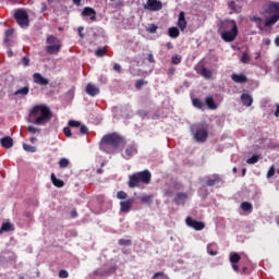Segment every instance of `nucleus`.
<instances>
[{
	"mask_svg": "<svg viewBox=\"0 0 279 279\" xmlns=\"http://www.w3.org/2000/svg\"><path fill=\"white\" fill-rule=\"evenodd\" d=\"M125 138L119 133H108L100 140L99 149L105 154H114L117 149L125 147Z\"/></svg>",
	"mask_w": 279,
	"mask_h": 279,
	"instance_id": "nucleus-1",
	"label": "nucleus"
},
{
	"mask_svg": "<svg viewBox=\"0 0 279 279\" xmlns=\"http://www.w3.org/2000/svg\"><path fill=\"white\" fill-rule=\"evenodd\" d=\"M53 112L47 105H36L28 113V123L34 125H46L48 121H51Z\"/></svg>",
	"mask_w": 279,
	"mask_h": 279,
	"instance_id": "nucleus-2",
	"label": "nucleus"
},
{
	"mask_svg": "<svg viewBox=\"0 0 279 279\" xmlns=\"http://www.w3.org/2000/svg\"><path fill=\"white\" fill-rule=\"evenodd\" d=\"M265 27H271L279 21V2H269L264 9Z\"/></svg>",
	"mask_w": 279,
	"mask_h": 279,
	"instance_id": "nucleus-3",
	"label": "nucleus"
},
{
	"mask_svg": "<svg viewBox=\"0 0 279 279\" xmlns=\"http://www.w3.org/2000/svg\"><path fill=\"white\" fill-rule=\"evenodd\" d=\"M141 182H143V184H149L151 182V172H149V170H144L130 175L129 187L136 189V186H140Z\"/></svg>",
	"mask_w": 279,
	"mask_h": 279,
	"instance_id": "nucleus-4",
	"label": "nucleus"
},
{
	"mask_svg": "<svg viewBox=\"0 0 279 279\" xmlns=\"http://www.w3.org/2000/svg\"><path fill=\"white\" fill-rule=\"evenodd\" d=\"M225 27L229 31H223L221 33L222 40H225V43H234V40H236V36H239V26H236V22H227Z\"/></svg>",
	"mask_w": 279,
	"mask_h": 279,
	"instance_id": "nucleus-5",
	"label": "nucleus"
},
{
	"mask_svg": "<svg viewBox=\"0 0 279 279\" xmlns=\"http://www.w3.org/2000/svg\"><path fill=\"white\" fill-rule=\"evenodd\" d=\"M46 43L48 45L46 47V51L49 53V56H56V53H60L62 49V41L58 37L49 35L46 39Z\"/></svg>",
	"mask_w": 279,
	"mask_h": 279,
	"instance_id": "nucleus-6",
	"label": "nucleus"
},
{
	"mask_svg": "<svg viewBox=\"0 0 279 279\" xmlns=\"http://www.w3.org/2000/svg\"><path fill=\"white\" fill-rule=\"evenodd\" d=\"M192 131H194V140L196 143H206L208 138V128H206V125H194L192 126Z\"/></svg>",
	"mask_w": 279,
	"mask_h": 279,
	"instance_id": "nucleus-7",
	"label": "nucleus"
},
{
	"mask_svg": "<svg viewBox=\"0 0 279 279\" xmlns=\"http://www.w3.org/2000/svg\"><path fill=\"white\" fill-rule=\"evenodd\" d=\"M14 19L20 27H29V14L25 9H17L14 13Z\"/></svg>",
	"mask_w": 279,
	"mask_h": 279,
	"instance_id": "nucleus-8",
	"label": "nucleus"
},
{
	"mask_svg": "<svg viewBox=\"0 0 279 279\" xmlns=\"http://www.w3.org/2000/svg\"><path fill=\"white\" fill-rule=\"evenodd\" d=\"M185 223H186V226H189V228H193V230H196L197 232H199L206 228V223H204L202 221H197V220L193 219L192 217H187L185 219Z\"/></svg>",
	"mask_w": 279,
	"mask_h": 279,
	"instance_id": "nucleus-9",
	"label": "nucleus"
},
{
	"mask_svg": "<svg viewBox=\"0 0 279 279\" xmlns=\"http://www.w3.org/2000/svg\"><path fill=\"white\" fill-rule=\"evenodd\" d=\"M162 8V2L160 0H147L144 4V10H149V12H158Z\"/></svg>",
	"mask_w": 279,
	"mask_h": 279,
	"instance_id": "nucleus-10",
	"label": "nucleus"
},
{
	"mask_svg": "<svg viewBox=\"0 0 279 279\" xmlns=\"http://www.w3.org/2000/svg\"><path fill=\"white\" fill-rule=\"evenodd\" d=\"M69 128H80V134H88V126L85 124L82 125V122L77 120H70L68 122Z\"/></svg>",
	"mask_w": 279,
	"mask_h": 279,
	"instance_id": "nucleus-11",
	"label": "nucleus"
},
{
	"mask_svg": "<svg viewBox=\"0 0 279 279\" xmlns=\"http://www.w3.org/2000/svg\"><path fill=\"white\" fill-rule=\"evenodd\" d=\"M219 184H223V179L219 174H213L206 181V186H217Z\"/></svg>",
	"mask_w": 279,
	"mask_h": 279,
	"instance_id": "nucleus-12",
	"label": "nucleus"
},
{
	"mask_svg": "<svg viewBox=\"0 0 279 279\" xmlns=\"http://www.w3.org/2000/svg\"><path fill=\"white\" fill-rule=\"evenodd\" d=\"M134 204V198H129L120 203L121 213H130L132 210V205Z\"/></svg>",
	"mask_w": 279,
	"mask_h": 279,
	"instance_id": "nucleus-13",
	"label": "nucleus"
},
{
	"mask_svg": "<svg viewBox=\"0 0 279 279\" xmlns=\"http://www.w3.org/2000/svg\"><path fill=\"white\" fill-rule=\"evenodd\" d=\"M33 80L35 84H38L39 86H47L49 84V78H45L40 73H34Z\"/></svg>",
	"mask_w": 279,
	"mask_h": 279,
	"instance_id": "nucleus-14",
	"label": "nucleus"
},
{
	"mask_svg": "<svg viewBox=\"0 0 279 279\" xmlns=\"http://www.w3.org/2000/svg\"><path fill=\"white\" fill-rule=\"evenodd\" d=\"M85 93H87L89 97H97L100 90H99V87L93 85L92 83H88L85 87Z\"/></svg>",
	"mask_w": 279,
	"mask_h": 279,
	"instance_id": "nucleus-15",
	"label": "nucleus"
},
{
	"mask_svg": "<svg viewBox=\"0 0 279 279\" xmlns=\"http://www.w3.org/2000/svg\"><path fill=\"white\" fill-rule=\"evenodd\" d=\"M82 16H90V21H97V12L90 7H85L83 9Z\"/></svg>",
	"mask_w": 279,
	"mask_h": 279,
	"instance_id": "nucleus-16",
	"label": "nucleus"
},
{
	"mask_svg": "<svg viewBox=\"0 0 279 279\" xmlns=\"http://www.w3.org/2000/svg\"><path fill=\"white\" fill-rule=\"evenodd\" d=\"M231 80L232 82H234L235 84H247V76H245V74H236L233 73L231 75Z\"/></svg>",
	"mask_w": 279,
	"mask_h": 279,
	"instance_id": "nucleus-17",
	"label": "nucleus"
},
{
	"mask_svg": "<svg viewBox=\"0 0 279 279\" xmlns=\"http://www.w3.org/2000/svg\"><path fill=\"white\" fill-rule=\"evenodd\" d=\"M187 197L189 195L186 193L179 192L174 197V204H177L178 206H180V204L184 206V203L186 202Z\"/></svg>",
	"mask_w": 279,
	"mask_h": 279,
	"instance_id": "nucleus-18",
	"label": "nucleus"
},
{
	"mask_svg": "<svg viewBox=\"0 0 279 279\" xmlns=\"http://www.w3.org/2000/svg\"><path fill=\"white\" fill-rule=\"evenodd\" d=\"M0 143L4 149H12V147H14V140H12L10 136L2 137Z\"/></svg>",
	"mask_w": 279,
	"mask_h": 279,
	"instance_id": "nucleus-19",
	"label": "nucleus"
},
{
	"mask_svg": "<svg viewBox=\"0 0 279 279\" xmlns=\"http://www.w3.org/2000/svg\"><path fill=\"white\" fill-rule=\"evenodd\" d=\"M241 101L243 106H246V108H250V106L254 104V98L250 94H242Z\"/></svg>",
	"mask_w": 279,
	"mask_h": 279,
	"instance_id": "nucleus-20",
	"label": "nucleus"
},
{
	"mask_svg": "<svg viewBox=\"0 0 279 279\" xmlns=\"http://www.w3.org/2000/svg\"><path fill=\"white\" fill-rule=\"evenodd\" d=\"M178 27L181 29V32H184V29H186V17L184 15V11H181L179 14Z\"/></svg>",
	"mask_w": 279,
	"mask_h": 279,
	"instance_id": "nucleus-21",
	"label": "nucleus"
},
{
	"mask_svg": "<svg viewBox=\"0 0 279 279\" xmlns=\"http://www.w3.org/2000/svg\"><path fill=\"white\" fill-rule=\"evenodd\" d=\"M228 8L230 9L231 12H234L235 14H240V12L243 11V7L240 4H236L234 1L228 2Z\"/></svg>",
	"mask_w": 279,
	"mask_h": 279,
	"instance_id": "nucleus-22",
	"label": "nucleus"
},
{
	"mask_svg": "<svg viewBox=\"0 0 279 279\" xmlns=\"http://www.w3.org/2000/svg\"><path fill=\"white\" fill-rule=\"evenodd\" d=\"M198 73H199V75H202V77H205V80H211L213 78V71H210L206 66H202L198 70Z\"/></svg>",
	"mask_w": 279,
	"mask_h": 279,
	"instance_id": "nucleus-23",
	"label": "nucleus"
},
{
	"mask_svg": "<svg viewBox=\"0 0 279 279\" xmlns=\"http://www.w3.org/2000/svg\"><path fill=\"white\" fill-rule=\"evenodd\" d=\"M135 154H138V149H136V146H135V145H129V146H126V148H125V156H126V159L132 158V156H134Z\"/></svg>",
	"mask_w": 279,
	"mask_h": 279,
	"instance_id": "nucleus-24",
	"label": "nucleus"
},
{
	"mask_svg": "<svg viewBox=\"0 0 279 279\" xmlns=\"http://www.w3.org/2000/svg\"><path fill=\"white\" fill-rule=\"evenodd\" d=\"M117 271V266H111L105 272L99 271V269L94 270V276H110V274H114Z\"/></svg>",
	"mask_w": 279,
	"mask_h": 279,
	"instance_id": "nucleus-25",
	"label": "nucleus"
},
{
	"mask_svg": "<svg viewBox=\"0 0 279 279\" xmlns=\"http://www.w3.org/2000/svg\"><path fill=\"white\" fill-rule=\"evenodd\" d=\"M3 232H14V225H12L11 222L2 223L0 228V234H3Z\"/></svg>",
	"mask_w": 279,
	"mask_h": 279,
	"instance_id": "nucleus-26",
	"label": "nucleus"
},
{
	"mask_svg": "<svg viewBox=\"0 0 279 279\" xmlns=\"http://www.w3.org/2000/svg\"><path fill=\"white\" fill-rule=\"evenodd\" d=\"M50 178H51V182H52L53 186H57V189H62V186H64V181L56 178V173H51Z\"/></svg>",
	"mask_w": 279,
	"mask_h": 279,
	"instance_id": "nucleus-27",
	"label": "nucleus"
},
{
	"mask_svg": "<svg viewBox=\"0 0 279 279\" xmlns=\"http://www.w3.org/2000/svg\"><path fill=\"white\" fill-rule=\"evenodd\" d=\"M205 104L209 110H217V104H215V98H213V96H208L205 99Z\"/></svg>",
	"mask_w": 279,
	"mask_h": 279,
	"instance_id": "nucleus-28",
	"label": "nucleus"
},
{
	"mask_svg": "<svg viewBox=\"0 0 279 279\" xmlns=\"http://www.w3.org/2000/svg\"><path fill=\"white\" fill-rule=\"evenodd\" d=\"M207 254H209V256H217L218 252H217V244L211 243L207 245Z\"/></svg>",
	"mask_w": 279,
	"mask_h": 279,
	"instance_id": "nucleus-29",
	"label": "nucleus"
},
{
	"mask_svg": "<svg viewBox=\"0 0 279 279\" xmlns=\"http://www.w3.org/2000/svg\"><path fill=\"white\" fill-rule=\"evenodd\" d=\"M168 35L170 36V38H178V36H180V29H178V27H170L168 31Z\"/></svg>",
	"mask_w": 279,
	"mask_h": 279,
	"instance_id": "nucleus-30",
	"label": "nucleus"
},
{
	"mask_svg": "<svg viewBox=\"0 0 279 279\" xmlns=\"http://www.w3.org/2000/svg\"><path fill=\"white\" fill-rule=\"evenodd\" d=\"M192 104L194 108H197L198 110H202L204 108V101H202L199 98H193Z\"/></svg>",
	"mask_w": 279,
	"mask_h": 279,
	"instance_id": "nucleus-31",
	"label": "nucleus"
},
{
	"mask_svg": "<svg viewBox=\"0 0 279 279\" xmlns=\"http://www.w3.org/2000/svg\"><path fill=\"white\" fill-rule=\"evenodd\" d=\"M14 95L15 96H19V95H22V96L29 95V87H27V86L22 87V88L15 90Z\"/></svg>",
	"mask_w": 279,
	"mask_h": 279,
	"instance_id": "nucleus-32",
	"label": "nucleus"
},
{
	"mask_svg": "<svg viewBox=\"0 0 279 279\" xmlns=\"http://www.w3.org/2000/svg\"><path fill=\"white\" fill-rule=\"evenodd\" d=\"M241 208H242V210H244V213H252V209L254 207L252 206V203L243 202L241 204Z\"/></svg>",
	"mask_w": 279,
	"mask_h": 279,
	"instance_id": "nucleus-33",
	"label": "nucleus"
},
{
	"mask_svg": "<svg viewBox=\"0 0 279 279\" xmlns=\"http://www.w3.org/2000/svg\"><path fill=\"white\" fill-rule=\"evenodd\" d=\"M143 86H147V81H145V80H137L136 82H135V88H136V90H141V88H143Z\"/></svg>",
	"mask_w": 279,
	"mask_h": 279,
	"instance_id": "nucleus-34",
	"label": "nucleus"
},
{
	"mask_svg": "<svg viewBox=\"0 0 279 279\" xmlns=\"http://www.w3.org/2000/svg\"><path fill=\"white\" fill-rule=\"evenodd\" d=\"M146 32H148V34H156V32H158V25L148 24V26L146 27Z\"/></svg>",
	"mask_w": 279,
	"mask_h": 279,
	"instance_id": "nucleus-35",
	"label": "nucleus"
},
{
	"mask_svg": "<svg viewBox=\"0 0 279 279\" xmlns=\"http://www.w3.org/2000/svg\"><path fill=\"white\" fill-rule=\"evenodd\" d=\"M258 160H260V156L259 155H253L251 158H248L246 160L247 165H256V162H258Z\"/></svg>",
	"mask_w": 279,
	"mask_h": 279,
	"instance_id": "nucleus-36",
	"label": "nucleus"
},
{
	"mask_svg": "<svg viewBox=\"0 0 279 279\" xmlns=\"http://www.w3.org/2000/svg\"><path fill=\"white\" fill-rule=\"evenodd\" d=\"M23 149L24 151H29L31 154H35L36 151V146H32V145H28V144H23Z\"/></svg>",
	"mask_w": 279,
	"mask_h": 279,
	"instance_id": "nucleus-37",
	"label": "nucleus"
},
{
	"mask_svg": "<svg viewBox=\"0 0 279 279\" xmlns=\"http://www.w3.org/2000/svg\"><path fill=\"white\" fill-rule=\"evenodd\" d=\"M140 199L143 204H150L153 197L151 195L144 194L143 196L140 197Z\"/></svg>",
	"mask_w": 279,
	"mask_h": 279,
	"instance_id": "nucleus-38",
	"label": "nucleus"
},
{
	"mask_svg": "<svg viewBox=\"0 0 279 279\" xmlns=\"http://www.w3.org/2000/svg\"><path fill=\"white\" fill-rule=\"evenodd\" d=\"M239 260H241V255H239L238 253H233L230 256V263L236 264V263H239Z\"/></svg>",
	"mask_w": 279,
	"mask_h": 279,
	"instance_id": "nucleus-39",
	"label": "nucleus"
},
{
	"mask_svg": "<svg viewBox=\"0 0 279 279\" xmlns=\"http://www.w3.org/2000/svg\"><path fill=\"white\" fill-rule=\"evenodd\" d=\"M251 21H254V23L257 24L258 29H263L262 23H263V17L258 16H253Z\"/></svg>",
	"mask_w": 279,
	"mask_h": 279,
	"instance_id": "nucleus-40",
	"label": "nucleus"
},
{
	"mask_svg": "<svg viewBox=\"0 0 279 279\" xmlns=\"http://www.w3.org/2000/svg\"><path fill=\"white\" fill-rule=\"evenodd\" d=\"M106 48H104V47H99V48H97V50H96V56H97V58H104V56H106Z\"/></svg>",
	"mask_w": 279,
	"mask_h": 279,
	"instance_id": "nucleus-41",
	"label": "nucleus"
},
{
	"mask_svg": "<svg viewBox=\"0 0 279 279\" xmlns=\"http://www.w3.org/2000/svg\"><path fill=\"white\" fill-rule=\"evenodd\" d=\"M69 159L66 158H61L59 161V166L61 169H66V167H69Z\"/></svg>",
	"mask_w": 279,
	"mask_h": 279,
	"instance_id": "nucleus-42",
	"label": "nucleus"
},
{
	"mask_svg": "<svg viewBox=\"0 0 279 279\" xmlns=\"http://www.w3.org/2000/svg\"><path fill=\"white\" fill-rule=\"evenodd\" d=\"M250 54H247V52H243L241 57V62H243V64H250Z\"/></svg>",
	"mask_w": 279,
	"mask_h": 279,
	"instance_id": "nucleus-43",
	"label": "nucleus"
},
{
	"mask_svg": "<svg viewBox=\"0 0 279 279\" xmlns=\"http://www.w3.org/2000/svg\"><path fill=\"white\" fill-rule=\"evenodd\" d=\"M118 243H119V245L128 247V246L132 245V240L120 239Z\"/></svg>",
	"mask_w": 279,
	"mask_h": 279,
	"instance_id": "nucleus-44",
	"label": "nucleus"
},
{
	"mask_svg": "<svg viewBox=\"0 0 279 279\" xmlns=\"http://www.w3.org/2000/svg\"><path fill=\"white\" fill-rule=\"evenodd\" d=\"M29 134H40V129L36 128V126H33V125H29L27 128Z\"/></svg>",
	"mask_w": 279,
	"mask_h": 279,
	"instance_id": "nucleus-45",
	"label": "nucleus"
},
{
	"mask_svg": "<svg viewBox=\"0 0 279 279\" xmlns=\"http://www.w3.org/2000/svg\"><path fill=\"white\" fill-rule=\"evenodd\" d=\"M63 134L66 136V138H71L73 136V133L71 132V126L63 128Z\"/></svg>",
	"mask_w": 279,
	"mask_h": 279,
	"instance_id": "nucleus-46",
	"label": "nucleus"
},
{
	"mask_svg": "<svg viewBox=\"0 0 279 279\" xmlns=\"http://www.w3.org/2000/svg\"><path fill=\"white\" fill-rule=\"evenodd\" d=\"M276 175V167L271 166L267 172V178H274Z\"/></svg>",
	"mask_w": 279,
	"mask_h": 279,
	"instance_id": "nucleus-47",
	"label": "nucleus"
},
{
	"mask_svg": "<svg viewBox=\"0 0 279 279\" xmlns=\"http://www.w3.org/2000/svg\"><path fill=\"white\" fill-rule=\"evenodd\" d=\"M151 279H167V277H165V272L158 271L153 276Z\"/></svg>",
	"mask_w": 279,
	"mask_h": 279,
	"instance_id": "nucleus-48",
	"label": "nucleus"
},
{
	"mask_svg": "<svg viewBox=\"0 0 279 279\" xmlns=\"http://www.w3.org/2000/svg\"><path fill=\"white\" fill-rule=\"evenodd\" d=\"M171 62L173 64H180V62H182V57H180V56H172Z\"/></svg>",
	"mask_w": 279,
	"mask_h": 279,
	"instance_id": "nucleus-49",
	"label": "nucleus"
},
{
	"mask_svg": "<svg viewBox=\"0 0 279 279\" xmlns=\"http://www.w3.org/2000/svg\"><path fill=\"white\" fill-rule=\"evenodd\" d=\"M117 197H118V199H126L128 198V193H125L123 191H119L117 193Z\"/></svg>",
	"mask_w": 279,
	"mask_h": 279,
	"instance_id": "nucleus-50",
	"label": "nucleus"
},
{
	"mask_svg": "<svg viewBox=\"0 0 279 279\" xmlns=\"http://www.w3.org/2000/svg\"><path fill=\"white\" fill-rule=\"evenodd\" d=\"M14 36V29H8L5 31V39L8 41V38H12Z\"/></svg>",
	"mask_w": 279,
	"mask_h": 279,
	"instance_id": "nucleus-51",
	"label": "nucleus"
},
{
	"mask_svg": "<svg viewBox=\"0 0 279 279\" xmlns=\"http://www.w3.org/2000/svg\"><path fill=\"white\" fill-rule=\"evenodd\" d=\"M59 278H69V271L60 270L59 271Z\"/></svg>",
	"mask_w": 279,
	"mask_h": 279,
	"instance_id": "nucleus-52",
	"label": "nucleus"
},
{
	"mask_svg": "<svg viewBox=\"0 0 279 279\" xmlns=\"http://www.w3.org/2000/svg\"><path fill=\"white\" fill-rule=\"evenodd\" d=\"M175 75V69L173 66H170L168 69V76L173 77Z\"/></svg>",
	"mask_w": 279,
	"mask_h": 279,
	"instance_id": "nucleus-53",
	"label": "nucleus"
},
{
	"mask_svg": "<svg viewBox=\"0 0 279 279\" xmlns=\"http://www.w3.org/2000/svg\"><path fill=\"white\" fill-rule=\"evenodd\" d=\"M148 62H150V64H156V59H154V53H149L147 57Z\"/></svg>",
	"mask_w": 279,
	"mask_h": 279,
	"instance_id": "nucleus-54",
	"label": "nucleus"
},
{
	"mask_svg": "<svg viewBox=\"0 0 279 279\" xmlns=\"http://www.w3.org/2000/svg\"><path fill=\"white\" fill-rule=\"evenodd\" d=\"M22 64H23V66H28L29 65V58L23 57L22 58Z\"/></svg>",
	"mask_w": 279,
	"mask_h": 279,
	"instance_id": "nucleus-55",
	"label": "nucleus"
},
{
	"mask_svg": "<svg viewBox=\"0 0 279 279\" xmlns=\"http://www.w3.org/2000/svg\"><path fill=\"white\" fill-rule=\"evenodd\" d=\"M113 71H116V73H121V64L114 63L113 64Z\"/></svg>",
	"mask_w": 279,
	"mask_h": 279,
	"instance_id": "nucleus-56",
	"label": "nucleus"
},
{
	"mask_svg": "<svg viewBox=\"0 0 279 279\" xmlns=\"http://www.w3.org/2000/svg\"><path fill=\"white\" fill-rule=\"evenodd\" d=\"M77 32H78L80 38H84V26H80V27L77 28Z\"/></svg>",
	"mask_w": 279,
	"mask_h": 279,
	"instance_id": "nucleus-57",
	"label": "nucleus"
},
{
	"mask_svg": "<svg viewBox=\"0 0 279 279\" xmlns=\"http://www.w3.org/2000/svg\"><path fill=\"white\" fill-rule=\"evenodd\" d=\"M167 49H173V44L171 41H168L166 44Z\"/></svg>",
	"mask_w": 279,
	"mask_h": 279,
	"instance_id": "nucleus-58",
	"label": "nucleus"
},
{
	"mask_svg": "<svg viewBox=\"0 0 279 279\" xmlns=\"http://www.w3.org/2000/svg\"><path fill=\"white\" fill-rule=\"evenodd\" d=\"M165 195H166V197H171V195H173V192L168 190L165 192Z\"/></svg>",
	"mask_w": 279,
	"mask_h": 279,
	"instance_id": "nucleus-59",
	"label": "nucleus"
},
{
	"mask_svg": "<svg viewBox=\"0 0 279 279\" xmlns=\"http://www.w3.org/2000/svg\"><path fill=\"white\" fill-rule=\"evenodd\" d=\"M47 11V3H41V12H45Z\"/></svg>",
	"mask_w": 279,
	"mask_h": 279,
	"instance_id": "nucleus-60",
	"label": "nucleus"
},
{
	"mask_svg": "<svg viewBox=\"0 0 279 279\" xmlns=\"http://www.w3.org/2000/svg\"><path fill=\"white\" fill-rule=\"evenodd\" d=\"M232 269L234 271H239V265L238 264H232Z\"/></svg>",
	"mask_w": 279,
	"mask_h": 279,
	"instance_id": "nucleus-61",
	"label": "nucleus"
},
{
	"mask_svg": "<svg viewBox=\"0 0 279 279\" xmlns=\"http://www.w3.org/2000/svg\"><path fill=\"white\" fill-rule=\"evenodd\" d=\"M276 111H275V117H279V105H276Z\"/></svg>",
	"mask_w": 279,
	"mask_h": 279,
	"instance_id": "nucleus-62",
	"label": "nucleus"
},
{
	"mask_svg": "<svg viewBox=\"0 0 279 279\" xmlns=\"http://www.w3.org/2000/svg\"><path fill=\"white\" fill-rule=\"evenodd\" d=\"M275 45L276 47H279V35L275 38Z\"/></svg>",
	"mask_w": 279,
	"mask_h": 279,
	"instance_id": "nucleus-63",
	"label": "nucleus"
},
{
	"mask_svg": "<svg viewBox=\"0 0 279 279\" xmlns=\"http://www.w3.org/2000/svg\"><path fill=\"white\" fill-rule=\"evenodd\" d=\"M74 5H81L82 0H73Z\"/></svg>",
	"mask_w": 279,
	"mask_h": 279,
	"instance_id": "nucleus-64",
	"label": "nucleus"
}]
</instances>
